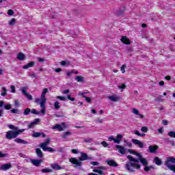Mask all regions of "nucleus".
Wrapping results in <instances>:
<instances>
[{
    "instance_id": "nucleus-1",
    "label": "nucleus",
    "mask_w": 175,
    "mask_h": 175,
    "mask_svg": "<svg viewBox=\"0 0 175 175\" xmlns=\"http://www.w3.org/2000/svg\"><path fill=\"white\" fill-rule=\"evenodd\" d=\"M49 92V89L47 88H44L42 93L41 94V97L38 98L35 100L36 103L38 105H40L41 107V111L40 112L37 111L36 109H32L31 112L32 114H36L37 116L40 114H42L44 116L46 114V102H47V99L46 98V94Z\"/></svg>"
},
{
    "instance_id": "nucleus-2",
    "label": "nucleus",
    "mask_w": 175,
    "mask_h": 175,
    "mask_svg": "<svg viewBox=\"0 0 175 175\" xmlns=\"http://www.w3.org/2000/svg\"><path fill=\"white\" fill-rule=\"evenodd\" d=\"M128 152H129L130 154H133V155H136V157H138L139 158V159L133 158V157L129 155L127 156V158L129 159V161H130V162H136L138 164H139V162H140L142 165H143V166H145V167L148 165V161H147V159L143 157V156L140 153L132 149H129Z\"/></svg>"
},
{
    "instance_id": "nucleus-3",
    "label": "nucleus",
    "mask_w": 175,
    "mask_h": 175,
    "mask_svg": "<svg viewBox=\"0 0 175 175\" xmlns=\"http://www.w3.org/2000/svg\"><path fill=\"white\" fill-rule=\"evenodd\" d=\"M8 127L12 131H8L6 133L5 137L8 140H12V139H16L20 133H23L25 131V129H18V127L14 126L13 124H8Z\"/></svg>"
},
{
    "instance_id": "nucleus-4",
    "label": "nucleus",
    "mask_w": 175,
    "mask_h": 175,
    "mask_svg": "<svg viewBox=\"0 0 175 175\" xmlns=\"http://www.w3.org/2000/svg\"><path fill=\"white\" fill-rule=\"evenodd\" d=\"M126 170H128L129 173H135L136 172V170L140 169L142 167V165L140 164L137 163L136 162H129L125 164L124 166Z\"/></svg>"
},
{
    "instance_id": "nucleus-5",
    "label": "nucleus",
    "mask_w": 175,
    "mask_h": 175,
    "mask_svg": "<svg viewBox=\"0 0 175 175\" xmlns=\"http://www.w3.org/2000/svg\"><path fill=\"white\" fill-rule=\"evenodd\" d=\"M172 163L173 165H172ZM165 166L168 167L170 170L175 173V158L173 157H167V160L165 162Z\"/></svg>"
},
{
    "instance_id": "nucleus-6",
    "label": "nucleus",
    "mask_w": 175,
    "mask_h": 175,
    "mask_svg": "<svg viewBox=\"0 0 175 175\" xmlns=\"http://www.w3.org/2000/svg\"><path fill=\"white\" fill-rule=\"evenodd\" d=\"M121 140H122V135L118 134L116 136V138H114L113 136H110L108 138L109 142H113L114 143H116V144H120L121 143Z\"/></svg>"
},
{
    "instance_id": "nucleus-7",
    "label": "nucleus",
    "mask_w": 175,
    "mask_h": 175,
    "mask_svg": "<svg viewBox=\"0 0 175 175\" xmlns=\"http://www.w3.org/2000/svg\"><path fill=\"white\" fill-rule=\"evenodd\" d=\"M106 170L105 167L100 166L97 167V169H94L93 172L94 173H89L88 175H103V170ZM95 173H98L95 174Z\"/></svg>"
},
{
    "instance_id": "nucleus-8",
    "label": "nucleus",
    "mask_w": 175,
    "mask_h": 175,
    "mask_svg": "<svg viewBox=\"0 0 175 175\" xmlns=\"http://www.w3.org/2000/svg\"><path fill=\"white\" fill-rule=\"evenodd\" d=\"M69 161L74 165V167H81V165H83V163H81V161L78 160L76 158H70L69 159Z\"/></svg>"
},
{
    "instance_id": "nucleus-9",
    "label": "nucleus",
    "mask_w": 175,
    "mask_h": 175,
    "mask_svg": "<svg viewBox=\"0 0 175 175\" xmlns=\"http://www.w3.org/2000/svg\"><path fill=\"white\" fill-rule=\"evenodd\" d=\"M66 129V124L65 122L62 123V124H57L52 128V129H57L59 132H62V131H64Z\"/></svg>"
},
{
    "instance_id": "nucleus-10",
    "label": "nucleus",
    "mask_w": 175,
    "mask_h": 175,
    "mask_svg": "<svg viewBox=\"0 0 175 175\" xmlns=\"http://www.w3.org/2000/svg\"><path fill=\"white\" fill-rule=\"evenodd\" d=\"M51 142V139L50 138H47L44 142L41 143L40 144V148H42L43 150V151H46V148H47V146L50 145V143Z\"/></svg>"
},
{
    "instance_id": "nucleus-11",
    "label": "nucleus",
    "mask_w": 175,
    "mask_h": 175,
    "mask_svg": "<svg viewBox=\"0 0 175 175\" xmlns=\"http://www.w3.org/2000/svg\"><path fill=\"white\" fill-rule=\"evenodd\" d=\"M10 169H12V163H10L1 165L0 167V170H1L3 172H6L7 170H9Z\"/></svg>"
},
{
    "instance_id": "nucleus-12",
    "label": "nucleus",
    "mask_w": 175,
    "mask_h": 175,
    "mask_svg": "<svg viewBox=\"0 0 175 175\" xmlns=\"http://www.w3.org/2000/svg\"><path fill=\"white\" fill-rule=\"evenodd\" d=\"M131 142L135 146H139V148H144V143L140 142L139 140L136 139H133Z\"/></svg>"
},
{
    "instance_id": "nucleus-13",
    "label": "nucleus",
    "mask_w": 175,
    "mask_h": 175,
    "mask_svg": "<svg viewBox=\"0 0 175 175\" xmlns=\"http://www.w3.org/2000/svg\"><path fill=\"white\" fill-rule=\"evenodd\" d=\"M22 91V94H23L25 95V96H26V98L29 100H32V95L28 94L27 92V88H23L21 89Z\"/></svg>"
},
{
    "instance_id": "nucleus-14",
    "label": "nucleus",
    "mask_w": 175,
    "mask_h": 175,
    "mask_svg": "<svg viewBox=\"0 0 175 175\" xmlns=\"http://www.w3.org/2000/svg\"><path fill=\"white\" fill-rule=\"evenodd\" d=\"M116 147L118 148V152H120V154H126V148H124V146L120 145H116Z\"/></svg>"
},
{
    "instance_id": "nucleus-15",
    "label": "nucleus",
    "mask_w": 175,
    "mask_h": 175,
    "mask_svg": "<svg viewBox=\"0 0 175 175\" xmlns=\"http://www.w3.org/2000/svg\"><path fill=\"white\" fill-rule=\"evenodd\" d=\"M30 161L32 165H33V166H36L37 167L40 166V163H42V160L39 159H30Z\"/></svg>"
},
{
    "instance_id": "nucleus-16",
    "label": "nucleus",
    "mask_w": 175,
    "mask_h": 175,
    "mask_svg": "<svg viewBox=\"0 0 175 175\" xmlns=\"http://www.w3.org/2000/svg\"><path fill=\"white\" fill-rule=\"evenodd\" d=\"M108 99H109L112 102H118L121 100V97L118 96H108Z\"/></svg>"
},
{
    "instance_id": "nucleus-17",
    "label": "nucleus",
    "mask_w": 175,
    "mask_h": 175,
    "mask_svg": "<svg viewBox=\"0 0 175 175\" xmlns=\"http://www.w3.org/2000/svg\"><path fill=\"white\" fill-rule=\"evenodd\" d=\"M14 142L17 143L18 144H28V142L21 139V138H16Z\"/></svg>"
},
{
    "instance_id": "nucleus-18",
    "label": "nucleus",
    "mask_w": 175,
    "mask_h": 175,
    "mask_svg": "<svg viewBox=\"0 0 175 175\" xmlns=\"http://www.w3.org/2000/svg\"><path fill=\"white\" fill-rule=\"evenodd\" d=\"M107 163L109 166H112L113 167H117L118 166V163L114 161V160H107Z\"/></svg>"
},
{
    "instance_id": "nucleus-19",
    "label": "nucleus",
    "mask_w": 175,
    "mask_h": 175,
    "mask_svg": "<svg viewBox=\"0 0 175 175\" xmlns=\"http://www.w3.org/2000/svg\"><path fill=\"white\" fill-rule=\"evenodd\" d=\"M148 150L151 154H155V152H157V150H158V146H150L148 147Z\"/></svg>"
},
{
    "instance_id": "nucleus-20",
    "label": "nucleus",
    "mask_w": 175,
    "mask_h": 175,
    "mask_svg": "<svg viewBox=\"0 0 175 175\" xmlns=\"http://www.w3.org/2000/svg\"><path fill=\"white\" fill-rule=\"evenodd\" d=\"M81 157H79V161H87L89 159L88 158V155H87V153H84V152H81Z\"/></svg>"
},
{
    "instance_id": "nucleus-21",
    "label": "nucleus",
    "mask_w": 175,
    "mask_h": 175,
    "mask_svg": "<svg viewBox=\"0 0 175 175\" xmlns=\"http://www.w3.org/2000/svg\"><path fill=\"white\" fill-rule=\"evenodd\" d=\"M121 41L124 44H131V40L126 36H123Z\"/></svg>"
},
{
    "instance_id": "nucleus-22",
    "label": "nucleus",
    "mask_w": 175,
    "mask_h": 175,
    "mask_svg": "<svg viewBox=\"0 0 175 175\" xmlns=\"http://www.w3.org/2000/svg\"><path fill=\"white\" fill-rule=\"evenodd\" d=\"M40 122V119H35L33 122H31L29 125H28V128L31 129V128H33V126H35V125H36V124L38 122Z\"/></svg>"
},
{
    "instance_id": "nucleus-23",
    "label": "nucleus",
    "mask_w": 175,
    "mask_h": 175,
    "mask_svg": "<svg viewBox=\"0 0 175 175\" xmlns=\"http://www.w3.org/2000/svg\"><path fill=\"white\" fill-rule=\"evenodd\" d=\"M16 58L19 61H24V59H25V55L23 53L21 52L18 53Z\"/></svg>"
},
{
    "instance_id": "nucleus-24",
    "label": "nucleus",
    "mask_w": 175,
    "mask_h": 175,
    "mask_svg": "<svg viewBox=\"0 0 175 175\" xmlns=\"http://www.w3.org/2000/svg\"><path fill=\"white\" fill-rule=\"evenodd\" d=\"M51 167L52 169H53L54 170H61L62 169V167L59 166L58 164L57 163H53L51 165Z\"/></svg>"
},
{
    "instance_id": "nucleus-25",
    "label": "nucleus",
    "mask_w": 175,
    "mask_h": 175,
    "mask_svg": "<svg viewBox=\"0 0 175 175\" xmlns=\"http://www.w3.org/2000/svg\"><path fill=\"white\" fill-rule=\"evenodd\" d=\"M35 62H30L29 64L23 66V69H28L29 68H33Z\"/></svg>"
},
{
    "instance_id": "nucleus-26",
    "label": "nucleus",
    "mask_w": 175,
    "mask_h": 175,
    "mask_svg": "<svg viewBox=\"0 0 175 175\" xmlns=\"http://www.w3.org/2000/svg\"><path fill=\"white\" fill-rule=\"evenodd\" d=\"M36 152L38 158H43V152H42L40 148H36Z\"/></svg>"
},
{
    "instance_id": "nucleus-27",
    "label": "nucleus",
    "mask_w": 175,
    "mask_h": 175,
    "mask_svg": "<svg viewBox=\"0 0 175 175\" xmlns=\"http://www.w3.org/2000/svg\"><path fill=\"white\" fill-rule=\"evenodd\" d=\"M155 170V166L154 165H150V166L146 165L145 167L144 168V170L145 172H150V170Z\"/></svg>"
},
{
    "instance_id": "nucleus-28",
    "label": "nucleus",
    "mask_w": 175,
    "mask_h": 175,
    "mask_svg": "<svg viewBox=\"0 0 175 175\" xmlns=\"http://www.w3.org/2000/svg\"><path fill=\"white\" fill-rule=\"evenodd\" d=\"M154 163H156V165H157V166H161V165H162V161H161L159 157H155L154 159Z\"/></svg>"
},
{
    "instance_id": "nucleus-29",
    "label": "nucleus",
    "mask_w": 175,
    "mask_h": 175,
    "mask_svg": "<svg viewBox=\"0 0 175 175\" xmlns=\"http://www.w3.org/2000/svg\"><path fill=\"white\" fill-rule=\"evenodd\" d=\"M6 95H8V89H6V88H5V87H3L1 88V96H6Z\"/></svg>"
},
{
    "instance_id": "nucleus-30",
    "label": "nucleus",
    "mask_w": 175,
    "mask_h": 175,
    "mask_svg": "<svg viewBox=\"0 0 175 175\" xmlns=\"http://www.w3.org/2000/svg\"><path fill=\"white\" fill-rule=\"evenodd\" d=\"M54 107L55 110H59L61 109V103L58 101L55 102Z\"/></svg>"
},
{
    "instance_id": "nucleus-31",
    "label": "nucleus",
    "mask_w": 175,
    "mask_h": 175,
    "mask_svg": "<svg viewBox=\"0 0 175 175\" xmlns=\"http://www.w3.org/2000/svg\"><path fill=\"white\" fill-rule=\"evenodd\" d=\"M75 80H77L78 83H83L84 81V77L81 76H77Z\"/></svg>"
},
{
    "instance_id": "nucleus-32",
    "label": "nucleus",
    "mask_w": 175,
    "mask_h": 175,
    "mask_svg": "<svg viewBox=\"0 0 175 175\" xmlns=\"http://www.w3.org/2000/svg\"><path fill=\"white\" fill-rule=\"evenodd\" d=\"M134 133L137 135V136H139V137H144V136H146L145 133H140L137 130L134 131Z\"/></svg>"
},
{
    "instance_id": "nucleus-33",
    "label": "nucleus",
    "mask_w": 175,
    "mask_h": 175,
    "mask_svg": "<svg viewBox=\"0 0 175 175\" xmlns=\"http://www.w3.org/2000/svg\"><path fill=\"white\" fill-rule=\"evenodd\" d=\"M17 21V19L16 18H12L9 22L8 24L9 25H10V27H13V25H14V24H16Z\"/></svg>"
},
{
    "instance_id": "nucleus-34",
    "label": "nucleus",
    "mask_w": 175,
    "mask_h": 175,
    "mask_svg": "<svg viewBox=\"0 0 175 175\" xmlns=\"http://www.w3.org/2000/svg\"><path fill=\"white\" fill-rule=\"evenodd\" d=\"M72 133L70 131H66L64 133V135H62V139H66L68 136H70Z\"/></svg>"
},
{
    "instance_id": "nucleus-35",
    "label": "nucleus",
    "mask_w": 175,
    "mask_h": 175,
    "mask_svg": "<svg viewBox=\"0 0 175 175\" xmlns=\"http://www.w3.org/2000/svg\"><path fill=\"white\" fill-rule=\"evenodd\" d=\"M42 173H53V170L50 168L42 169Z\"/></svg>"
},
{
    "instance_id": "nucleus-36",
    "label": "nucleus",
    "mask_w": 175,
    "mask_h": 175,
    "mask_svg": "<svg viewBox=\"0 0 175 175\" xmlns=\"http://www.w3.org/2000/svg\"><path fill=\"white\" fill-rule=\"evenodd\" d=\"M45 151H48L49 152H55V149L51 147L45 148Z\"/></svg>"
},
{
    "instance_id": "nucleus-37",
    "label": "nucleus",
    "mask_w": 175,
    "mask_h": 175,
    "mask_svg": "<svg viewBox=\"0 0 175 175\" xmlns=\"http://www.w3.org/2000/svg\"><path fill=\"white\" fill-rule=\"evenodd\" d=\"M29 113H31V109L27 108L25 109L23 114H24V116H28V114H29Z\"/></svg>"
},
{
    "instance_id": "nucleus-38",
    "label": "nucleus",
    "mask_w": 175,
    "mask_h": 175,
    "mask_svg": "<svg viewBox=\"0 0 175 175\" xmlns=\"http://www.w3.org/2000/svg\"><path fill=\"white\" fill-rule=\"evenodd\" d=\"M4 109L5 110H10V109H12V105L10 104L4 105Z\"/></svg>"
},
{
    "instance_id": "nucleus-39",
    "label": "nucleus",
    "mask_w": 175,
    "mask_h": 175,
    "mask_svg": "<svg viewBox=\"0 0 175 175\" xmlns=\"http://www.w3.org/2000/svg\"><path fill=\"white\" fill-rule=\"evenodd\" d=\"M56 99H59V100L65 101V100H66V97L61 96H56Z\"/></svg>"
},
{
    "instance_id": "nucleus-40",
    "label": "nucleus",
    "mask_w": 175,
    "mask_h": 175,
    "mask_svg": "<svg viewBox=\"0 0 175 175\" xmlns=\"http://www.w3.org/2000/svg\"><path fill=\"white\" fill-rule=\"evenodd\" d=\"M32 136H33V137H40L41 133H38V132L33 133L32 134Z\"/></svg>"
},
{
    "instance_id": "nucleus-41",
    "label": "nucleus",
    "mask_w": 175,
    "mask_h": 175,
    "mask_svg": "<svg viewBox=\"0 0 175 175\" xmlns=\"http://www.w3.org/2000/svg\"><path fill=\"white\" fill-rule=\"evenodd\" d=\"M142 132H144V133L148 132V128L147 126H142L141 128Z\"/></svg>"
},
{
    "instance_id": "nucleus-42",
    "label": "nucleus",
    "mask_w": 175,
    "mask_h": 175,
    "mask_svg": "<svg viewBox=\"0 0 175 175\" xmlns=\"http://www.w3.org/2000/svg\"><path fill=\"white\" fill-rule=\"evenodd\" d=\"M168 136L170 137L175 138V132L174 131H170L168 133Z\"/></svg>"
},
{
    "instance_id": "nucleus-43",
    "label": "nucleus",
    "mask_w": 175,
    "mask_h": 175,
    "mask_svg": "<svg viewBox=\"0 0 175 175\" xmlns=\"http://www.w3.org/2000/svg\"><path fill=\"white\" fill-rule=\"evenodd\" d=\"M60 65H62V66H65V65H66L67 66H69L70 63L69 62H66L65 61H62L60 62Z\"/></svg>"
},
{
    "instance_id": "nucleus-44",
    "label": "nucleus",
    "mask_w": 175,
    "mask_h": 175,
    "mask_svg": "<svg viewBox=\"0 0 175 175\" xmlns=\"http://www.w3.org/2000/svg\"><path fill=\"white\" fill-rule=\"evenodd\" d=\"M85 143H92L94 139L92 138H88L84 139Z\"/></svg>"
},
{
    "instance_id": "nucleus-45",
    "label": "nucleus",
    "mask_w": 175,
    "mask_h": 175,
    "mask_svg": "<svg viewBox=\"0 0 175 175\" xmlns=\"http://www.w3.org/2000/svg\"><path fill=\"white\" fill-rule=\"evenodd\" d=\"M125 68H126V65L123 64L121 68H120V70L122 72V73H125Z\"/></svg>"
},
{
    "instance_id": "nucleus-46",
    "label": "nucleus",
    "mask_w": 175,
    "mask_h": 175,
    "mask_svg": "<svg viewBox=\"0 0 175 175\" xmlns=\"http://www.w3.org/2000/svg\"><path fill=\"white\" fill-rule=\"evenodd\" d=\"M124 143H125V144L126 146H128L129 147H132V142L127 141V140H124Z\"/></svg>"
},
{
    "instance_id": "nucleus-47",
    "label": "nucleus",
    "mask_w": 175,
    "mask_h": 175,
    "mask_svg": "<svg viewBox=\"0 0 175 175\" xmlns=\"http://www.w3.org/2000/svg\"><path fill=\"white\" fill-rule=\"evenodd\" d=\"M29 77H31V79H38V77L36 76L35 72L30 73Z\"/></svg>"
},
{
    "instance_id": "nucleus-48",
    "label": "nucleus",
    "mask_w": 175,
    "mask_h": 175,
    "mask_svg": "<svg viewBox=\"0 0 175 175\" xmlns=\"http://www.w3.org/2000/svg\"><path fill=\"white\" fill-rule=\"evenodd\" d=\"M11 113L12 114H18V109H12L11 110Z\"/></svg>"
},
{
    "instance_id": "nucleus-49",
    "label": "nucleus",
    "mask_w": 175,
    "mask_h": 175,
    "mask_svg": "<svg viewBox=\"0 0 175 175\" xmlns=\"http://www.w3.org/2000/svg\"><path fill=\"white\" fill-rule=\"evenodd\" d=\"M14 107H20V103L18 100H14Z\"/></svg>"
},
{
    "instance_id": "nucleus-50",
    "label": "nucleus",
    "mask_w": 175,
    "mask_h": 175,
    "mask_svg": "<svg viewBox=\"0 0 175 175\" xmlns=\"http://www.w3.org/2000/svg\"><path fill=\"white\" fill-rule=\"evenodd\" d=\"M133 114H135V116H139V110H137V109L133 108Z\"/></svg>"
},
{
    "instance_id": "nucleus-51",
    "label": "nucleus",
    "mask_w": 175,
    "mask_h": 175,
    "mask_svg": "<svg viewBox=\"0 0 175 175\" xmlns=\"http://www.w3.org/2000/svg\"><path fill=\"white\" fill-rule=\"evenodd\" d=\"M75 73V71L74 70H71V71H67L66 72V75L67 76H72V75H73Z\"/></svg>"
},
{
    "instance_id": "nucleus-52",
    "label": "nucleus",
    "mask_w": 175,
    "mask_h": 175,
    "mask_svg": "<svg viewBox=\"0 0 175 175\" xmlns=\"http://www.w3.org/2000/svg\"><path fill=\"white\" fill-rule=\"evenodd\" d=\"M96 124H103V119H96Z\"/></svg>"
},
{
    "instance_id": "nucleus-53",
    "label": "nucleus",
    "mask_w": 175,
    "mask_h": 175,
    "mask_svg": "<svg viewBox=\"0 0 175 175\" xmlns=\"http://www.w3.org/2000/svg\"><path fill=\"white\" fill-rule=\"evenodd\" d=\"M8 16H13V14H14V11H13L12 10H9L8 12Z\"/></svg>"
},
{
    "instance_id": "nucleus-54",
    "label": "nucleus",
    "mask_w": 175,
    "mask_h": 175,
    "mask_svg": "<svg viewBox=\"0 0 175 175\" xmlns=\"http://www.w3.org/2000/svg\"><path fill=\"white\" fill-rule=\"evenodd\" d=\"M90 164L93 166H98L99 165V163L98 161H92Z\"/></svg>"
},
{
    "instance_id": "nucleus-55",
    "label": "nucleus",
    "mask_w": 175,
    "mask_h": 175,
    "mask_svg": "<svg viewBox=\"0 0 175 175\" xmlns=\"http://www.w3.org/2000/svg\"><path fill=\"white\" fill-rule=\"evenodd\" d=\"M10 88H11L12 94H14V92H16V87H14V85H11Z\"/></svg>"
},
{
    "instance_id": "nucleus-56",
    "label": "nucleus",
    "mask_w": 175,
    "mask_h": 175,
    "mask_svg": "<svg viewBox=\"0 0 175 175\" xmlns=\"http://www.w3.org/2000/svg\"><path fill=\"white\" fill-rule=\"evenodd\" d=\"M102 146H103V147H107L109 146V144H107V142H106L105 141H103L101 142Z\"/></svg>"
},
{
    "instance_id": "nucleus-57",
    "label": "nucleus",
    "mask_w": 175,
    "mask_h": 175,
    "mask_svg": "<svg viewBox=\"0 0 175 175\" xmlns=\"http://www.w3.org/2000/svg\"><path fill=\"white\" fill-rule=\"evenodd\" d=\"M85 100H86V102H88V103H91L92 100H91V98L86 96V97H85Z\"/></svg>"
},
{
    "instance_id": "nucleus-58",
    "label": "nucleus",
    "mask_w": 175,
    "mask_h": 175,
    "mask_svg": "<svg viewBox=\"0 0 175 175\" xmlns=\"http://www.w3.org/2000/svg\"><path fill=\"white\" fill-rule=\"evenodd\" d=\"M71 152H72V154H79V150H77V149H72L71 150Z\"/></svg>"
},
{
    "instance_id": "nucleus-59",
    "label": "nucleus",
    "mask_w": 175,
    "mask_h": 175,
    "mask_svg": "<svg viewBox=\"0 0 175 175\" xmlns=\"http://www.w3.org/2000/svg\"><path fill=\"white\" fill-rule=\"evenodd\" d=\"M85 94H87V93H85V92H79L78 94V95H79L80 96H82L83 98H85L86 97Z\"/></svg>"
},
{
    "instance_id": "nucleus-60",
    "label": "nucleus",
    "mask_w": 175,
    "mask_h": 175,
    "mask_svg": "<svg viewBox=\"0 0 175 175\" xmlns=\"http://www.w3.org/2000/svg\"><path fill=\"white\" fill-rule=\"evenodd\" d=\"M67 98H68V99H69V100H71L72 102H75V98H72V97L70 96V94L67 95Z\"/></svg>"
},
{
    "instance_id": "nucleus-61",
    "label": "nucleus",
    "mask_w": 175,
    "mask_h": 175,
    "mask_svg": "<svg viewBox=\"0 0 175 175\" xmlns=\"http://www.w3.org/2000/svg\"><path fill=\"white\" fill-rule=\"evenodd\" d=\"M125 87H126V85H125V83H123V84L119 85V88H120V90H124Z\"/></svg>"
},
{
    "instance_id": "nucleus-62",
    "label": "nucleus",
    "mask_w": 175,
    "mask_h": 175,
    "mask_svg": "<svg viewBox=\"0 0 175 175\" xmlns=\"http://www.w3.org/2000/svg\"><path fill=\"white\" fill-rule=\"evenodd\" d=\"M162 124L163 125H167V124H169V122L167 121V120H163Z\"/></svg>"
},
{
    "instance_id": "nucleus-63",
    "label": "nucleus",
    "mask_w": 175,
    "mask_h": 175,
    "mask_svg": "<svg viewBox=\"0 0 175 175\" xmlns=\"http://www.w3.org/2000/svg\"><path fill=\"white\" fill-rule=\"evenodd\" d=\"M70 92V90H64L62 94H64V95H66L68 94H69Z\"/></svg>"
},
{
    "instance_id": "nucleus-64",
    "label": "nucleus",
    "mask_w": 175,
    "mask_h": 175,
    "mask_svg": "<svg viewBox=\"0 0 175 175\" xmlns=\"http://www.w3.org/2000/svg\"><path fill=\"white\" fill-rule=\"evenodd\" d=\"M122 13H124V10H122V11L118 10V11L117 12L118 16H121V14H122Z\"/></svg>"
}]
</instances>
